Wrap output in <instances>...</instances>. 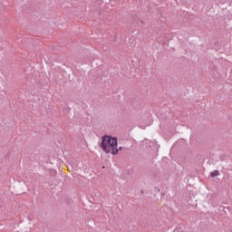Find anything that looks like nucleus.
<instances>
[{
    "mask_svg": "<svg viewBox=\"0 0 232 232\" xmlns=\"http://www.w3.org/2000/svg\"><path fill=\"white\" fill-rule=\"evenodd\" d=\"M101 148L104 153H111V155H117L119 150H122V147L117 148V138L111 136L102 137Z\"/></svg>",
    "mask_w": 232,
    "mask_h": 232,
    "instance_id": "obj_1",
    "label": "nucleus"
},
{
    "mask_svg": "<svg viewBox=\"0 0 232 232\" xmlns=\"http://www.w3.org/2000/svg\"><path fill=\"white\" fill-rule=\"evenodd\" d=\"M220 175V172L218 170H214L210 173V177H218Z\"/></svg>",
    "mask_w": 232,
    "mask_h": 232,
    "instance_id": "obj_2",
    "label": "nucleus"
}]
</instances>
